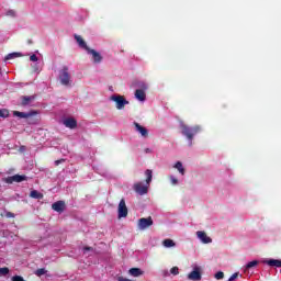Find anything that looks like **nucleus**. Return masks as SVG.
<instances>
[{"label": "nucleus", "instance_id": "f257e3e1", "mask_svg": "<svg viewBox=\"0 0 281 281\" xmlns=\"http://www.w3.org/2000/svg\"><path fill=\"white\" fill-rule=\"evenodd\" d=\"M181 133L187 139L189 140V146H192V139H194V135H199V132L201 131V126H188L186 124H181Z\"/></svg>", "mask_w": 281, "mask_h": 281}, {"label": "nucleus", "instance_id": "f03ea898", "mask_svg": "<svg viewBox=\"0 0 281 281\" xmlns=\"http://www.w3.org/2000/svg\"><path fill=\"white\" fill-rule=\"evenodd\" d=\"M13 115L14 117L27 120L29 124H38V119H36V115H38V111L36 110H32L31 112L13 111Z\"/></svg>", "mask_w": 281, "mask_h": 281}, {"label": "nucleus", "instance_id": "7ed1b4c3", "mask_svg": "<svg viewBox=\"0 0 281 281\" xmlns=\"http://www.w3.org/2000/svg\"><path fill=\"white\" fill-rule=\"evenodd\" d=\"M59 80L64 87H69L71 82V75L69 74V67L64 66L63 69L59 71Z\"/></svg>", "mask_w": 281, "mask_h": 281}, {"label": "nucleus", "instance_id": "20e7f679", "mask_svg": "<svg viewBox=\"0 0 281 281\" xmlns=\"http://www.w3.org/2000/svg\"><path fill=\"white\" fill-rule=\"evenodd\" d=\"M111 100L112 102L116 103V109L119 111H122V109H124L126 104H128V101L122 95H112Z\"/></svg>", "mask_w": 281, "mask_h": 281}, {"label": "nucleus", "instance_id": "39448f33", "mask_svg": "<svg viewBox=\"0 0 281 281\" xmlns=\"http://www.w3.org/2000/svg\"><path fill=\"white\" fill-rule=\"evenodd\" d=\"M153 217H142L138 220V229H148V227H153Z\"/></svg>", "mask_w": 281, "mask_h": 281}, {"label": "nucleus", "instance_id": "423d86ee", "mask_svg": "<svg viewBox=\"0 0 281 281\" xmlns=\"http://www.w3.org/2000/svg\"><path fill=\"white\" fill-rule=\"evenodd\" d=\"M150 184H144L143 182H136L133 187L134 191L137 193V194H140V196H143L144 194H148V187Z\"/></svg>", "mask_w": 281, "mask_h": 281}, {"label": "nucleus", "instance_id": "0eeeda50", "mask_svg": "<svg viewBox=\"0 0 281 281\" xmlns=\"http://www.w3.org/2000/svg\"><path fill=\"white\" fill-rule=\"evenodd\" d=\"M128 216V207H126V201L122 199L119 203V218H126Z\"/></svg>", "mask_w": 281, "mask_h": 281}, {"label": "nucleus", "instance_id": "6e6552de", "mask_svg": "<svg viewBox=\"0 0 281 281\" xmlns=\"http://www.w3.org/2000/svg\"><path fill=\"white\" fill-rule=\"evenodd\" d=\"M27 181V176L14 175L5 178V183H21Z\"/></svg>", "mask_w": 281, "mask_h": 281}, {"label": "nucleus", "instance_id": "1a4fd4ad", "mask_svg": "<svg viewBox=\"0 0 281 281\" xmlns=\"http://www.w3.org/2000/svg\"><path fill=\"white\" fill-rule=\"evenodd\" d=\"M87 53L92 56V60L95 65H100V63H102V55H100L95 49L89 48Z\"/></svg>", "mask_w": 281, "mask_h": 281}, {"label": "nucleus", "instance_id": "9d476101", "mask_svg": "<svg viewBox=\"0 0 281 281\" xmlns=\"http://www.w3.org/2000/svg\"><path fill=\"white\" fill-rule=\"evenodd\" d=\"M64 125L66 128H77L78 127V121H76V119L74 117H68L64 121Z\"/></svg>", "mask_w": 281, "mask_h": 281}, {"label": "nucleus", "instance_id": "9b49d317", "mask_svg": "<svg viewBox=\"0 0 281 281\" xmlns=\"http://www.w3.org/2000/svg\"><path fill=\"white\" fill-rule=\"evenodd\" d=\"M196 236L204 245H209V243H212V239L207 236V234L203 231H198Z\"/></svg>", "mask_w": 281, "mask_h": 281}, {"label": "nucleus", "instance_id": "f8f14e48", "mask_svg": "<svg viewBox=\"0 0 281 281\" xmlns=\"http://www.w3.org/2000/svg\"><path fill=\"white\" fill-rule=\"evenodd\" d=\"M188 280L200 281L201 280V270H199V268H194V270L188 274Z\"/></svg>", "mask_w": 281, "mask_h": 281}, {"label": "nucleus", "instance_id": "ddd939ff", "mask_svg": "<svg viewBox=\"0 0 281 281\" xmlns=\"http://www.w3.org/2000/svg\"><path fill=\"white\" fill-rule=\"evenodd\" d=\"M52 210H54L55 212H59V214L65 212V201H57L53 203Z\"/></svg>", "mask_w": 281, "mask_h": 281}, {"label": "nucleus", "instance_id": "4468645a", "mask_svg": "<svg viewBox=\"0 0 281 281\" xmlns=\"http://www.w3.org/2000/svg\"><path fill=\"white\" fill-rule=\"evenodd\" d=\"M263 265H268V267H277L281 269V259H267L262 261Z\"/></svg>", "mask_w": 281, "mask_h": 281}, {"label": "nucleus", "instance_id": "2eb2a0df", "mask_svg": "<svg viewBox=\"0 0 281 281\" xmlns=\"http://www.w3.org/2000/svg\"><path fill=\"white\" fill-rule=\"evenodd\" d=\"M134 126H135L137 133H139L142 135V137H148V130L146 127L142 126L137 122H134Z\"/></svg>", "mask_w": 281, "mask_h": 281}, {"label": "nucleus", "instance_id": "dca6fc26", "mask_svg": "<svg viewBox=\"0 0 281 281\" xmlns=\"http://www.w3.org/2000/svg\"><path fill=\"white\" fill-rule=\"evenodd\" d=\"M75 40L77 41V43H78L79 47H81V49H86V52H88L89 46L87 45V42H85L82 36L75 35Z\"/></svg>", "mask_w": 281, "mask_h": 281}, {"label": "nucleus", "instance_id": "f3484780", "mask_svg": "<svg viewBox=\"0 0 281 281\" xmlns=\"http://www.w3.org/2000/svg\"><path fill=\"white\" fill-rule=\"evenodd\" d=\"M36 100V95H29V97H22V106H27L29 104H32Z\"/></svg>", "mask_w": 281, "mask_h": 281}, {"label": "nucleus", "instance_id": "a211bd4d", "mask_svg": "<svg viewBox=\"0 0 281 281\" xmlns=\"http://www.w3.org/2000/svg\"><path fill=\"white\" fill-rule=\"evenodd\" d=\"M135 99L139 100V102L146 101V92L142 89H137L135 91Z\"/></svg>", "mask_w": 281, "mask_h": 281}, {"label": "nucleus", "instance_id": "6ab92c4d", "mask_svg": "<svg viewBox=\"0 0 281 281\" xmlns=\"http://www.w3.org/2000/svg\"><path fill=\"white\" fill-rule=\"evenodd\" d=\"M130 276H133V278H139V276H144V271L139 268H132L130 269Z\"/></svg>", "mask_w": 281, "mask_h": 281}, {"label": "nucleus", "instance_id": "aec40b11", "mask_svg": "<svg viewBox=\"0 0 281 281\" xmlns=\"http://www.w3.org/2000/svg\"><path fill=\"white\" fill-rule=\"evenodd\" d=\"M259 263H260V261H258V260H252V261L248 262L244 269L245 273H247V271H249V269H254V267H258Z\"/></svg>", "mask_w": 281, "mask_h": 281}, {"label": "nucleus", "instance_id": "412c9836", "mask_svg": "<svg viewBox=\"0 0 281 281\" xmlns=\"http://www.w3.org/2000/svg\"><path fill=\"white\" fill-rule=\"evenodd\" d=\"M21 56H23V54L21 53H10L4 57V60H12L13 58H21Z\"/></svg>", "mask_w": 281, "mask_h": 281}, {"label": "nucleus", "instance_id": "4be33fe9", "mask_svg": "<svg viewBox=\"0 0 281 281\" xmlns=\"http://www.w3.org/2000/svg\"><path fill=\"white\" fill-rule=\"evenodd\" d=\"M173 168L178 169L180 175H186V168H183V164L181 161H177Z\"/></svg>", "mask_w": 281, "mask_h": 281}, {"label": "nucleus", "instance_id": "5701e85b", "mask_svg": "<svg viewBox=\"0 0 281 281\" xmlns=\"http://www.w3.org/2000/svg\"><path fill=\"white\" fill-rule=\"evenodd\" d=\"M145 176H146V184L150 186V181H153V170L147 169L145 171Z\"/></svg>", "mask_w": 281, "mask_h": 281}, {"label": "nucleus", "instance_id": "b1692460", "mask_svg": "<svg viewBox=\"0 0 281 281\" xmlns=\"http://www.w3.org/2000/svg\"><path fill=\"white\" fill-rule=\"evenodd\" d=\"M164 247L170 248V247H177V244L172 239H165L162 241Z\"/></svg>", "mask_w": 281, "mask_h": 281}, {"label": "nucleus", "instance_id": "393cba45", "mask_svg": "<svg viewBox=\"0 0 281 281\" xmlns=\"http://www.w3.org/2000/svg\"><path fill=\"white\" fill-rule=\"evenodd\" d=\"M30 196H31V199H38V200H41V199H43V193H41V192H38L36 190H33V191H31Z\"/></svg>", "mask_w": 281, "mask_h": 281}, {"label": "nucleus", "instance_id": "a878e982", "mask_svg": "<svg viewBox=\"0 0 281 281\" xmlns=\"http://www.w3.org/2000/svg\"><path fill=\"white\" fill-rule=\"evenodd\" d=\"M0 117H10V111L8 109H0Z\"/></svg>", "mask_w": 281, "mask_h": 281}, {"label": "nucleus", "instance_id": "bb28decb", "mask_svg": "<svg viewBox=\"0 0 281 281\" xmlns=\"http://www.w3.org/2000/svg\"><path fill=\"white\" fill-rule=\"evenodd\" d=\"M45 273H47V270L45 268H40L35 271V276H37L38 278H41V276H45Z\"/></svg>", "mask_w": 281, "mask_h": 281}, {"label": "nucleus", "instance_id": "cd10ccee", "mask_svg": "<svg viewBox=\"0 0 281 281\" xmlns=\"http://www.w3.org/2000/svg\"><path fill=\"white\" fill-rule=\"evenodd\" d=\"M8 273H10V268L8 267L0 268V278L3 276H8Z\"/></svg>", "mask_w": 281, "mask_h": 281}, {"label": "nucleus", "instance_id": "c85d7f7f", "mask_svg": "<svg viewBox=\"0 0 281 281\" xmlns=\"http://www.w3.org/2000/svg\"><path fill=\"white\" fill-rule=\"evenodd\" d=\"M170 273H171L172 276H179V267H172V268L170 269Z\"/></svg>", "mask_w": 281, "mask_h": 281}, {"label": "nucleus", "instance_id": "c756f323", "mask_svg": "<svg viewBox=\"0 0 281 281\" xmlns=\"http://www.w3.org/2000/svg\"><path fill=\"white\" fill-rule=\"evenodd\" d=\"M223 278H225V273H223V271H218L217 273H215L216 280H223Z\"/></svg>", "mask_w": 281, "mask_h": 281}, {"label": "nucleus", "instance_id": "7c9ffc66", "mask_svg": "<svg viewBox=\"0 0 281 281\" xmlns=\"http://www.w3.org/2000/svg\"><path fill=\"white\" fill-rule=\"evenodd\" d=\"M239 273L238 272H235L231 276V278L227 280V281H234L236 280V278H238Z\"/></svg>", "mask_w": 281, "mask_h": 281}, {"label": "nucleus", "instance_id": "2f4dec72", "mask_svg": "<svg viewBox=\"0 0 281 281\" xmlns=\"http://www.w3.org/2000/svg\"><path fill=\"white\" fill-rule=\"evenodd\" d=\"M30 60H31L32 63H36V61H38V57L33 54V55L30 56Z\"/></svg>", "mask_w": 281, "mask_h": 281}, {"label": "nucleus", "instance_id": "473e14b6", "mask_svg": "<svg viewBox=\"0 0 281 281\" xmlns=\"http://www.w3.org/2000/svg\"><path fill=\"white\" fill-rule=\"evenodd\" d=\"M87 251H93V247H91V246H85V247H83V254H87Z\"/></svg>", "mask_w": 281, "mask_h": 281}, {"label": "nucleus", "instance_id": "72a5a7b5", "mask_svg": "<svg viewBox=\"0 0 281 281\" xmlns=\"http://www.w3.org/2000/svg\"><path fill=\"white\" fill-rule=\"evenodd\" d=\"M7 16H16V12H14V10H9Z\"/></svg>", "mask_w": 281, "mask_h": 281}, {"label": "nucleus", "instance_id": "f704fd0d", "mask_svg": "<svg viewBox=\"0 0 281 281\" xmlns=\"http://www.w3.org/2000/svg\"><path fill=\"white\" fill-rule=\"evenodd\" d=\"M170 181H171L172 186H177V183H179V180L175 177H171Z\"/></svg>", "mask_w": 281, "mask_h": 281}, {"label": "nucleus", "instance_id": "c9c22d12", "mask_svg": "<svg viewBox=\"0 0 281 281\" xmlns=\"http://www.w3.org/2000/svg\"><path fill=\"white\" fill-rule=\"evenodd\" d=\"M5 217H7V218H14V213H12V212H7V213H5Z\"/></svg>", "mask_w": 281, "mask_h": 281}, {"label": "nucleus", "instance_id": "e433bc0d", "mask_svg": "<svg viewBox=\"0 0 281 281\" xmlns=\"http://www.w3.org/2000/svg\"><path fill=\"white\" fill-rule=\"evenodd\" d=\"M60 164H65V159H59L55 161V166H60Z\"/></svg>", "mask_w": 281, "mask_h": 281}, {"label": "nucleus", "instance_id": "4c0bfd02", "mask_svg": "<svg viewBox=\"0 0 281 281\" xmlns=\"http://www.w3.org/2000/svg\"><path fill=\"white\" fill-rule=\"evenodd\" d=\"M27 43H29V45H32V40H29Z\"/></svg>", "mask_w": 281, "mask_h": 281}, {"label": "nucleus", "instance_id": "58836bf2", "mask_svg": "<svg viewBox=\"0 0 281 281\" xmlns=\"http://www.w3.org/2000/svg\"><path fill=\"white\" fill-rule=\"evenodd\" d=\"M146 153H150V149H146Z\"/></svg>", "mask_w": 281, "mask_h": 281}, {"label": "nucleus", "instance_id": "ea45409f", "mask_svg": "<svg viewBox=\"0 0 281 281\" xmlns=\"http://www.w3.org/2000/svg\"><path fill=\"white\" fill-rule=\"evenodd\" d=\"M0 76H1V67H0Z\"/></svg>", "mask_w": 281, "mask_h": 281}]
</instances>
